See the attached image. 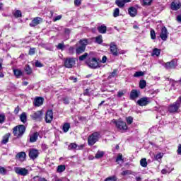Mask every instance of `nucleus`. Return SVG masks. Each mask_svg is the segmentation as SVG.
Listing matches in <instances>:
<instances>
[{"mask_svg": "<svg viewBox=\"0 0 181 181\" xmlns=\"http://www.w3.org/2000/svg\"><path fill=\"white\" fill-rule=\"evenodd\" d=\"M19 106H17L14 110V114H18L19 113Z\"/></svg>", "mask_w": 181, "mask_h": 181, "instance_id": "62", "label": "nucleus"}, {"mask_svg": "<svg viewBox=\"0 0 181 181\" xmlns=\"http://www.w3.org/2000/svg\"><path fill=\"white\" fill-rule=\"evenodd\" d=\"M83 148H84V144H81V145L77 146L76 149L78 151H80L81 149H83Z\"/></svg>", "mask_w": 181, "mask_h": 181, "instance_id": "61", "label": "nucleus"}, {"mask_svg": "<svg viewBox=\"0 0 181 181\" xmlns=\"http://www.w3.org/2000/svg\"><path fill=\"white\" fill-rule=\"evenodd\" d=\"M95 42L98 43V45H101L103 43V36L102 35H98V37H95Z\"/></svg>", "mask_w": 181, "mask_h": 181, "instance_id": "39", "label": "nucleus"}, {"mask_svg": "<svg viewBox=\"0 0 181 181\" xmlns=\"http://www.w3.org/2000/svg\"><path fill=\"white\" fill-rule=\"evenodd\" d=\"M74 149H77V144L74 143H71L69 146H68V150L69 151H74Z\"/></svg>", "mask_w": 181, "mask_h": 181, "instance_id": "36", "label": "nucleus"}, {"mask_svg": "<svg viewBox=\"0 0 181 181\" xmlns=\"http://www.w3.org/2000/svg\"><path fill=\"white\" fill-rule=\"evenodd\" d=\"M37 138H39V133L35 132L30 135V142L33 143L37 141Z\"/></svg>", "mask_w": 181, "mask_h": 181, "instance_id": "21", "label": "nucleus"}, {"mask_svg": "<svg viewBox=\"0 0 181 181\" xmlns=\"http://www.w3.org/2000/svg\"><path fill=\"white\" fill-rule=\"evenodd\" d=\"M118 76V69H114L112 72L108 76V80L113 78L114 77H117Z\"/></svg>", "mask_w": 181, "mask_h": 181, "instance_id": "25", "label": "nucleus"}, {"mask_svg": "<svg viewBox=\"0 0 181 181\" xmlns=\"http://www.w3.org/2000/svg\"><path fill=\"white\" fill-rule=\"evenodd\" d=\"M177 66V62L175 59H173L170 62L165 63L164 65V66L167 69V70H170L172 69H176Z\"/></svg>", "mask_w": 181, "mask_h": 181, "instance_id": "11", "label": "nucleus"}, {"mask_svg": "<svg viewBox=\"0 0 181 181\" xmlns=\"http://www.w3.org/2000/svg\"><path fill=\"white\" fill-rule=\"evenodd\" d=\"M42 115H43V113L41 110H38L37 112H33L32 115H30V117L33 119H40L42 118Z\"/></svg>", "mask_w": 181, "mask_h": 181, "instance_id": "15", "label": "nucleus"}, {"mask_svg": "<svg viewBox=\"0 0 181 181\" xmlns=\"http://www.w3.org/2000/svg\"><path fill=\"white\" fill-rule=\"evenodd\" d=\"M101 63H107V57L106 56L103 57Z\"/></svg>", "mask_w": 181, "mask_h": 181, "instance_id": "60", "label": "nucleus"}, {"mask_svg": "<svg viewBox=\"0 0 181 181\" xmlns=\"http://www.w3.org/2000/svg\"><path fill=\"white\" fill-rule=\"evenodd\" d=\"M125 94V90H119L117 92V97H119V98H121V97L124 96Z\"/></svg>", "mask_w": 181, "mask_h": 181, "instance_id": "51", "label": "nucleus"}, {"mask_svg": "<svg viewBox=\"0 0 181 181\" xmlns=\"http://www.w3.org/2000/svg\"><path fill=\"white\" fill-rule=\"evenodd\" d=\"M115 4L119 8H124L125 3L122 0H116Z\"/></svg>", "mask_w": 181, "mask_h": 181, "instance_id": "29", "label": "nucleus"}, {"mask_svg": "<svg viewBox=\"0 0 181 181\" xmlns=\"http://www.w3.org/2000/svg\"><path fill=\"white\" fill-rule=\"evenodd\" d=\"M151 39H153V40H154V39H156V34L155 33L154 30H151Z\"/></svg>", "mask_w": 181, "mask_h": 181, "instance_id": "52", "label": "nucleus"}, {"mask_svg": "<svg viewBox=\"0 0 181 181\" xmlns=\"http://www.w3.org/2000/svg\"><path fill=\"white\" fill-rule=\"evenodd\" d=\"M122 176H127L128 175H133V176H135V175H136V173H132V171L129 170H127L124 171H122L121 173Z\"/></svg>", "mask_w": 181, "mask_h": 181, "instance_id": "26", "label": "nucleus"}, {"mask_svg": "<svg viewBox=\"0 0 181 181\" xmlns=\"http://www.w3.org/2000/svg\"><path fill=\"white\" fill-rule=\"evenodd\" d=\"M16 159L21 160V162H23L25 159H26V153L20 152L16 156Z\"/></svg>", "mask_w": 181, "mask_h": 181, "instance_id": "19", "label": "nucleus"}, {"mask_svg": "<svg viewBox=\"0 0 181 181\" xmlns=\"http://www.w3.org/2000/svg\"><path fill=\"white\" fill-rule=\"evenodd\" d=\"M146 87V80H141L139 82V88L144 90Z\"/></svg>", "mask_w": 181, "mask_h": 181, "instance_id": "35", "label": "nucleus"}, {"mask_svg": "<svg viewBox=\"0 0 181 181\" xmlns=\"http://www.w3.org/2000/svg\"><path fill=\"white\" fill-rule=\"evenodd\" d=\"M172 170H173V169H163L161 170V173L162 175H166L167 173H170V172H172Z\"/></svg>", "mask_w": 181, "mask_h": 181, "instance_id": "47", "label": "nucleus"}, {"mask_svg": "<svg viewBox=\"0 0 181 181\" xmlns=\"http://www.w3.org/2000/svg\"><path fill=\"white\" fill-rule=\"evenodd\" d=\"M160 49H158V48H155L154 49H153V52L151 54V56H160Z\"/></svg>", "mask_w": 181, "mask_h": 181, "instance_id": "32", "label": "nucleus"}, {"mask_svg": "<svg viewBox=\"0 0 181 181\" xmlns=\"http://www.w3.org/2000/svg\"><path fill=\"white\" fill-rule=\"evenodd\" d=\"M98 30L99 33H106L107 26L102 25L98 28Z\"/></svg>", "mask_w": 181, "mask_h": 181, "instance_id": "27", "label": "nucleus"}, {"mask_svg": "<svg viewBox=\"0 0 181 181\" xmlns=\"http://www.w3.org/2000/svg\"><path fill=\"white\" fill-rule=\"evenodd\" d=\"M113 16H114V18H118V16H119V8H116L114 10Z\"/></svg>", "mask_w": 181, "mask_h": 181, "instance_id": "42", "label": "nucleus"}, {"mask_svg": "<svg viewBox=\"0 0 181 181\" xmlns=\"http://www.w3.org/2000/svg\"><path fill=\"white\" fill-rule=\"evenodd\" d=\"M62 101H63L64 104H65V105L70 104V100H69V97L62 98Z\"/></svg>", "mask_w": 181, "mask_h": 181, "instance_id": "45", "label": "nucleus"}, {"mask_svg": "<svg viewBox=\"0 0 181 181\" xmlns=\"http://www.w3.org/2000/svg\"><path fill=\"white\" fill-rule=\"evenodd\" d=\"M45 121L48 124H50V122L53 121V110H50L47 111L45 115Z\"/></svg>", "mask_w": 181, "mask_h": 181, "instance_id": "14", "label": "nucleus"}, {"mask_svg": "<svg viewBox=\"0 0 181 181\" xmlns=\"http://www.w3.org/2000/svg\"><path fill=\"white\" fill-rule=\"evenodd\" d=\"M62 129H63L64 132H69V130L70 129V124L65 123L63 125Z\"/></svg>", "mask_w": 181, "mask_h": 181, "instance_id": "31", "label": "nucleus"}, {"mask_svg": "<svg viewBox=\"0 0 181 181\" xmlns=\"http://www.w3.org/2000/svg\"><path fill=\"white\" fill-rule=\"evenodd\" d=\"M128 12L132 18H134V16H136V14L138 13V11L135 7H130Z\"/></svg>", "mask_w": 181, "mask_h": 181, "instance_id": "20", "label": "nucleus"}, {"mask_svg": "<svg viewBox=\"0 0 181 181\" xmlns=\"http://www.w3.org/2000/svg\"><path fill=\"white\" fill-rule=\"evenodd\" d=\"M63 64L66 69H73L76 66V58L66 57L63 59Z\"/></svg>", "mask_w": 181, "mask_h": 181, "instance_id": "5", "label": "nucleus"}, {"mask_svg": "<svg viewBox=\"0 0 181 181\" xmlns=\"http://www.w3.org/2000/svg\"><path fill=\"white\" fill-rule=\"evenodd\" d=\"M14 75L16 77H19L20 76H22V71L19 69H14L13 70Z\"/></svg>", "mask_w": 181, "mask_h": 181, "instance_id": "40", "label": "nucleus"}, {"mask_svg": "<svg viewBox=\"0 0 181 181\" xmlns=\"http://www.w3.org/2000/svg\"><path fill=\"white\" fill-rule=\"evenodd\" d=\"M105 152L104 151H98V152L96 153L95 158L96 159H101V158H103V156H104L105 155Z\"/></svg>", "mask_w": 181, "mask_h": 181, "instance_id": "28", "label": "nucleus"}, {"mask_svg": "<svg viewBox=\"0 0 181 181\" xmlns=\"http://www.w3.org/2000/svg\"><path fill=\"white\" fill-rule=\"evenodd\" d=\"M5 114L1 113L0 114V124H4V122H5Z\"/></svg>", "mask_w": 181, "mask_h": 181, "instance_id": "46", "label": "nucleus"}, {"mask_svg": "<svg viewBox=\"0 0 181 181\" xmlns=\"http://www.w3.org/2000/svg\"><path fill=\"white\" fill-rule=\"evenodd\" d=\"M86 64H88V67L90 69H98L100 67V65L98 64V61L97 60V58H89L86 61Z\"/></svg>", "mask_w": 181, "mask_h": 181, "instance_id": "6", "label": "nucleus"}, {"mask_svg": "<svg viewBox=\"0 0 181 181\" xmlns=\"http://www.w3.org/2000/svg\"><path fill=\"white\" fill-rule=\"evenodd\" d=\"M100 137L101 136L98 132L91 134L88 137V145H89V146H93V145L95 144L96 142H98V139H100Z\"/></svg>", "mask_w": 181, "mask_h": 181, "instance_id": "4", "label": "nucleus"}, {"mask_svg": "<svg viewBox=\"0 0 181 181\" xmlns=\"http://www.w3.org/2000/svg\"><path fill=\"white\" fill-rule=\"evenodd\" d=\"M88 39H81L79 40L78 43L76 45L78 46L76 49V54H81V53H84L86 52V47H87V45H88Z\"/></svg>", "mask_w": 181, "mask_h": 181, "instance_id": "1", "label": "nucleus"}, {"mask_svg": "<svg viewBox=\"0 0 181 181\" xmlns=\"http://www.w3.org/2000/svg\"><path fill=\"white\" fill-rule=\"evenodd\" d=\"M60 19H62V15L54 17L53 19V22H57V21H60Z\"/></svg>", "mask_w": 181, "mask_h": 181, "instance_id": "55", "label": "nucleus"}, {"mask_svg": "<svg viewBox=\"0 0 181 181\" xmlns=\"http://www.w3.org/2000/svg\"><path fill=\"white\" fill-rule=\"evenodd\" d=\"M42 63H40V62H39V61H37L36 62H35V66L36 67H42Z\"/></svg>", "mask_w": 181, "mask_h": 181, "instance_id": "58", "label": "nucleus"}, {"mask_svg": "<svg viewBox=\"0 0 181 181\" xmlns=\"http://www.w3.org/2000/svg\"><path fill=\"white\" fill-rule=\"evenodd\" d=\"M110 53H112L113 56H118V54H121L122 53L118 50V47H117V45H115V42H114L110 43Z\"/></svg>", "mask_w": 181, "mask_h": 181, "instance_id": "9", "label": "nucleus"}, {"mask_svg": "<svg viewBox=\"0 0 181 181\" xmlns=\"http://www.w3.org/2000/svg\"><path fill=\"white\" fill-rule=\"evenodd\" d=\"M64 170H66L65 165H61L57 167V172H59V173H62V172H64Z\"/></svg>", "mask_w": 181, "mask_h": 181, "instance_id": "38", "label": "nucleus"}, {"mask_svg": "<svg viewBox=\"0 0 181 181\" xmlns=\"http://www.w3.org/2000/svg\"><path fill=\"white\" fill-rule=\"evenodd\" d=\"M153 0H143L142 5L143 6H149L152 4Z\"/></svg>", "mask_w": 181, "mask_h": 181, "instance_id": "41", "label": "nucleus"}, {"mask_svg": "<svg viewBox=\"0 0 181 181\" xmlns=\"http://www.w3.org/2000/svg\"><path fill=\"white\" fill-rule=\"evenodd\" d=\"M20 119L21 122H23V124H25L26 121H28V116L26 115V112H23L20 115Z\"/></svg>", "mask_w": 181, "mask_h": 181, "instance_id": "24", "label": "nucleus"}, {"mask_svg": "<svg viewBox=\"0 0 181 181\" xmlns=\"http://www.w3.org/2000/svg\"><path fill=\"white\" fill-rule=\"evenodd\" d=\"M88 57V54L87 52L84 53V54L83 55H81L79 57L80 62H83V60H86V59H87Z\"/></svg>", "mask_w": 181, "mask_h": 181, "instance_id": "43", "label": "nucleus"}, {"mask_svg": "<svg viewBox=\"0 0 181 181\" xmlns=\"http://www.w3.org/2000/svg\"><path fill=\"white\" fill-rule=\"evenodd\" d=\"M180 107V101L177 100L173 104L170 105L168 107V111L171 113L179 112V108Z\"/></svg>", "mask_w": 181, "mask_h": 181, "instance_id": "7", "label": "nucleus"}, {"mask_svg": "<svg viewBox=\"0 0 181 181\" xmlns=\"http://www.w3.org/2000/svg\"><path fill=\"white\" fill-rule=\"evenodd\" d=\"M69 54H74V47H70L68 50Z\"/></svg>", "mask_w": 181, "mask_h": 181, "instance_id": "53", "label": "nucleus"}, {"mask_svg": "<svg viewBox=\"0 0 181 181\" xmlns=\"http://www.w3.org/2000/svg\"><path fill=\"white\" fill-rule=\"evenodd\" d=\"M177 22H181V15L177 16Z\"/></svg>", "mask_w": 181, "mask_h": 181, "instance_id": "64", "label": "nucleus"}, {"mask_svg": "<svg viewBox=\"0 0 181 181\" xmlns=\"http://www.w3.org/2000/svg\"><path fill=\"white\" fill-rule=\"evenodd\" d=\"M14 172L21 176H28L29 175V170L25 168L16 167L14 168Z\"/></svg>", "mask_w": 181, "mask_h": 181, "instance_id": "8", "label": "nucleus"}, {"mask_svg": "<svg viewBox=\"0 0 181 181\" xmlns=\"http://www.w3.org/2000/svg\"><path fill=\"white\" fill-rule=\"evenodd\" d=\"M111 124H114L116 128H117V129H119L120 131H127V129H128V126L127 125V123L122 121V119H113L111 121Z\"/></svg>", "mask_w": 181, "mask_h": 181, "instance_id": "2", "label": "nucleus"}, {"mask_svg": "<svg viewBox=\"0 0 181 181\" xmlns=\"http://www.w3.org/2000/svg\"><path fill=\"white\" fill-rule=\"evenodd\" d=\"M139 94H141V92L139 90L133 89L130 92V99L131 100H136V98H138V97H139Z\"/></svg>", "mask_w": 181, "mask_h": 181, "instance_id": "17", "label": "nucleus"}, {"mask_svg": "<svg viewBox=\"0 0 181 181\" xmlns=\"http://www.w3.org/2000/svg\"><path fill=\"white\" fill-rule=\"evenodd\" d=\"M174 84H177V85L181 86V78H180V80L174 82Z\"/></svg>", "mask_w": 181, "mask_h": 181, "instance_id": "63", "label": "nucleus"}, {"mask_svg": "<svg viewBox=\"0 0 181 181\" xmlns=\"http://www.w3.org/2000/svg\"><path fill=\"white\" fill-rule=\"evenodd\" d=\"M25 71L27 74H32V69L30 68V66H29V65H27L25 66Z\"/></svg>", "mask_w": 181, "mask_h": 181, "instance_id": "49", "label": "nucleus"}, {"mask_svg": "<svg viewBox=\"0 0 181 181\" xmlns=\"http://www.w3.org/2000/svg\"><path fill=\"white\" fill-rule=\"evenodd\" d=\"M37 156H39V151L35 148L30 149L29 157L30 158V159L35 160V159H36Z\"/></svg>", "mask_w": 181, "mask_h": 181, "instance_id": "13", "label": "nucleus"}, {"mask_svg": "<svg viewBox=\"0 0 181 181\" xmlns=\"http://www.w3.org/2000/svg\"><path fill=\"white\" fill-rule=\"evenodd\" d=\"M124 162V160L122 159V154L119 153L117 158H116V162L119 163V161Z\"/></svg>", "mask_w": 181, "mask_h": 181, "instance_id": "48", "label": "nucleus"}, {"mask_svg": "<svg viewBox=\"0 0 181 181\" xmlns=\"http://www.w3.org/2000/svg\"><path fill=\"white\" fill-rule=\"evenodd\" d=\"M180 6H181V4L180 1H177V2H172L171 4V9H173V11H177V9H180Z\"/></svg>", "mask_w": 181, "mask_h": 181, "instance_id": "22", "label": "nucleus"}, {"mask_svg": "<svg viewBox=\"0 0 181 181\" xmlns=\"http://www.w3.org/2000/svg\"><path fill=\"white\" fill-rule=\"evenodd\" d=\"M44 100L45 99L42 97H36L33 102L35 107H40V105H43Z\"/></svg>", "mask_w": 181, "mask_h": 181, "instance_id": "16", "label": "nucleus"}, {"mask_svg": "<svg viewBox=\"0 0 181 181\" xmlns=\"http://www.w3.org/2000/svg\"><path fill=\"white\" fill-rule=\"evenodd\" d=\"M25 131H26V127L23 124H21L13 127V134L16 138H21L25 134Z\"/></svg>", "mask_w": 181, "mask_h": 181, "instance_id": "3", "label": "nucleus"}, {"mask_svg": "<svg viewBox=\"0 0 181 181\" xmlns=\"http://www.w3.org/2000/svg\"><path fill=\"white\" fill-rule=\"evenodd\" d=\"M57 49H58L59 50H63L64 49V43H59L57 45Z\"/></svg>", "mask_w": 181, "mask_h": 181, "instance_id": "50", "label": "nucleus"}, {"mask_svg": "<svg viewBox=\"0 0 181 181\" xmlns=\"http://www.w3.org/2000/svg\"><path fill=\"white\" fill-rule=\"evenodd\" d=\"M13 15L15 18H22V12L19 10L14 11Z\"/></svg>", "mask_w": 181, "mask_h": 181, "instance_id": "30", "label": "nucleus"}, {"mask_svg": "<svg viewBox=\"0 0 181 181\" xmlns=\"http://www.w3.org/2000/svg\"><path fill=\"white\" fill-rule=\"evenodd\" d=\"M6 173H8L6 169H5L4 167H0V175H5Z\"/></svg>", "mask_w": 181, "mask_h": 181, "instance_id": "44", "label": "nucleus"}, {"mask_svg": "<svg viewBox=\"0 0 181 181\" xmlns=\"http://www.w3.org/2000/svg\"><path fill=\"white\" fill-rule=\"evenodd\" d=\"M177 152L178 155H181V144L178 145V148L177 150Z\"/></svg>", "mask_w": 181, "mask_h": 181, "instance_id": "59", "label": "nucleus"}, {"mask_svg": "<svg viewBox=\"0 0 181 181\" xmlns=\"http://www.w3.org/2000/svg\"><path fill=\"white\" fill-rule=\"evenodd\" d=\"M10 136H11V133L6 134L3 136V139L1 141V144H3V145H5V144H8V142L9 141V137Z\"/></svg>", "mask_w": 181, "mask_h": 181, "instance_id": "23", "label": "nucleus"}, {"mask_svg": "<svg viewBox=\"0 0 181 181\" xmlns=\"http://www.w3.org/2000/svg\"><path fill=\"white\" fill-rule=\"evenodd\" d=\"M126 122L127 123V125H131V124L134 122V117L131 116L126 117Z\"/></svg>", "mask_w": 181, "mask_h": 181, "instance_id": "37", "label": "nucleus"}, {"mask_svg": "<svg viewBox=\"0 0 181 181\" xmlns=\"http://www.w3.org/2000/svg\"><path fill=\"white\" fill-rule=\"evenodd\" d=\"M163 157V153H159L156 156V159H162Z\"/></svg>", "mask_w": 181, "mask_h": 181, "instance_id": "56", "label": "nucleus"}, {"mask_svg": "<svg viewBox=\"0 0 181 181\" xmlns=\"http://www.w3.org/2000/svg\"><path fill=\"white\" fill-rule=\"evenodd\" d=\"M74 5L76 6H80L81 5V0H74Z\"/></svg>", "mask_w": 181, "mask_h": 181, "instance_id": "54", "label": "nucleus"}, {"mask_svg": "<svg viewBox=\"0 0 181 181\" xmlns=\"http://www.w3.org/2000/svg\"><path fill=\"white\" fill-rule=\"evenodd\" d=\"M148 103H149V98H142L137 101V104H139V105H140L141 107L148 105Z\"/></svg>", "mask_w": 181, "mask_h": 181, "instance_id": "18", "label": "nucleus"}, {"mask_svg": "<svg viewBox=\"0 0 181 181\" xmlns=\"http://www.w3.org/2000/svg\"><path fill=\"white\" fill-rule=\"evenodd\" d=\"M35 54V48H31V49H30L29 54H30V56H33V54Z\"/></svg>", "mask_w": 181, "mask_h": 181, "instance_id": "57", "label": "nucleus"}, {"mask_svg": "<svg viewBox=\"0 0 181 181\" xmlns=\"http://www.w3.org/2000/svg\"><path fill=\"white\" fill-rule=\"evenodd\" d=\"M140 165L142 168H146L148 166V162L146 161V158H142L140 160Z\"/></svg>", "mask_w": 181, "mask_h": 181, "instance_id": "33", "label": "nucleus"}, {"mask_svg": "<svg viewBox=\"0 0 181 181\" xmlns=\"http://www.w3.org/2000/svg\"><path fill=\"white\" fill-rule=\"evenodd\" d=\"M168 36H169V33L168 32V28L166 27H163L161 28V33L160 35V39L163 40V42H166L168 40Z\"/></svg>", "mask_w": 181, "mask_h": 181, "instance_id": "10", "label": "nucleus"}, {"mask_svg": "<svg viewBox=\"0 0 181 181\" xmlns=\"http://www.w3.org/2000/svg\"><path fill=\"white\" fill-rule=\"evenodd\" d=\"M42 21H43V18L40 17H35L30 23V26H31V28H35V26H37V25H40L41 22Z\"/></svg>", "mask_w": 181, "mask_h": 181, "instance_id": "12", "label": "nucleus"}, {"mask_svg": "<svg viewBox=\"0 0 181 181\" xmlns=\"http://www.w3.org/2000/svg\"><path fill=\"white\" fill-rule=\"evenodd\" d=\"M145 76V72L140 71H136L134 74V77H142Z\"/></svg>", "mask_w": 181, "mask_h": 181, "instance_id": "34", "label": "nucleus"}]
</instances>
